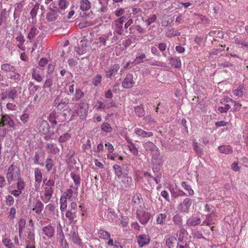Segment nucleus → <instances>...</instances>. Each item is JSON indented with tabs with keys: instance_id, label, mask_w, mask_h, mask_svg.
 <instances>
[{
	"instance_id": "1",
	"label": "nucleus",
	"mask_w": 248,
	"mask_h": 248,
	"mask_svg": "<svg viewBox=\"0 0 248 248\" xmlns=\"http://www.w3.org/2000/svg\"><path fill=\"white\" fill-rule=\"evenodd\" d=\"M6 178L9 185L17 181V184L25 183L21 178L20 170L19 167L12 164L8 168L6 173Z\"/></svg>"
},
{
	"instance_id": "2",
	"label": "nucleus",
	"mask_w": 248,
	"mask_h": 248,
	"mask_svg": "<svg viewBox=\"0 0 248 248\" xmlns=\"http://www.w3.org/2000/svg\"><path fill=\"white\" fill-rule=\"evenodd\" d=\"M19 93L17 88H9L0 93L2 101L15 102L17 98Z\"/></svg>"
},
{
	"instance_id": "3",
	"label": "nucleus",
	"mask_w": 248,
	"mask_h": 248,
	"mask_svg": "<svg viewBox=\"0 0 248 248\" xmlns=\"http://www.w3.org/2000/svg\"><path fill=\"white\" fill-rule=\"evenodd\" d=\"M113 169L115 171V175L119 178L122 175L126 176L128 174V167L125 165L123 164L120 166L115 164L113 166Z\"/></svg>"
},
{
	"instance_id": "4",
	"label": "nucleus",
	"mask_w": 248,
	"mask_h": 248,
	"mask_svg": "<svg viewBox=\"0 0 248 248\" xmlns=\"http://www.w3.org/2000/svg\"><path fill=\"white\" fill-rule=\"evenodd\" d=\"M152 162L154 166H155V169H159L163 163L162 156L160 155V153L158 149L156 151H155L152 153Z\"/></svg>"
},
{
	"instance_id": "5",
	"label": "nucleus",
	"mask_w": 248,
	"mask_h": 248,
	"mask_svg": "<svg viewBox=\"0 0 248 248\" xmlns=\"http://www.w3.org/2000/svg\"><path fill=\"white\" fill-rule=\"evenodd\" d=\"M192 203V200L190 198H186L178 205V209L180 212L187 213Z\"/></svg>"
},
{
	"instance_id": "6",
	"label": "nucleus",
	"mask_w": 248,
	"mask_h": 248,
	"mask_svg": "<svg viewBox=\"0 0 248 248\" xmlns=\"http://www.w3.org/2000/svg\"><path fill=\"white\" fill-rule=\"evenodd\" d=\"M135 82L133 80V76L132 74L128 73L126 75V77L122 82V85L124 88L130 89L132 88Z\"/></svg>"
},
{
	"instance_id": "7",
	"label": "nucleus",
	"mask_w": 248,
	"mask_h": 248,
	"mask_svg": "<svg viewBox=\"0 0 248 248\" xmlns=\"http://www.w3.org/2000/svg\"><path fill=\"white\" fill-rule=\"evenodd\" d=\"M60 95H58L54 100L56 104H57V107L58 109L62 110L69 103V99L65 97L60 99Z\"/></svg>"
},
{
	"instance_id": "8",
	"label": "nucleus",
	"mask_w": 248,
	"mask_h": 248,
	"mask_svg": "<svg viewBox=\"0 0 248 248\" xmlns=\"http://www.w3.org/2000/svg\"><path fill=\"white\" fill-rule=\"evenodd\" d=\"M44 207V205L42 202L39 199H36L33 202L32 210L34 211L36 214L39 215L41 214Z\"/></svg>"
},
{
	"instance_id": "9",
	"label": "nucleus",
	"mask_w": 248,
	"mask_h": 248,
	"mask_svg": "<svg viewBox=\"0 0 248 248\" xmlns=\"http://www.w3.org/2000/svg\"><path fill=\"white\" fill-rule=\"evenodd\" d=\"M119 69L120 66L118 64L111 65L109 69L105 71L106 77L108 78H111L113 75L117 74Z\"/></svg>"
},
{
	"instance_id": "10",
	"label": "nucleus",
	"mask_w": 248,
	"mask_h": 248,
	"mask_svg": "<svg viewBox=\"0 0 248 248\" xmlns=\"http://www.w3.org/2000/svg\"><path fill=\"white\" fill-rule=\"evenodd\" d=\"M1 117L4 126H7L9 128H12V130H16L15 123L9 115L7 114L2 115Z\"/></svg>"
},
{
	"instance_id": "11",
	"label": "nucleus",
	"mask_w": 248,
	"mask_h": 248,
	"mask_svg": "<svg viewBox=\"0 0 248 248\" xmlns=\"http://www.w3.org/2000/svg\"><path fill=\"white\" fill-rule=\"evenodd\" d=\"M137 242L140 247L147 245L150 242V238L148 235H140L137 237Z\"/></svg>"
},
{
	"instance_id": "12",
	"label": "nucleus",
	"mask_w": 248,
	"mask_h": 248,
	"mask_svg": "<svg viewBox=\"0 0 248 248\" xmlns=\"http://www.w3.org/2000/svg\"><path fill=\"white\" fill-rule=\"evenodd\" d=\"M0 69L5 73H10L16 71V67L12 63H4L1 65Z\"/></svg>"
},
{
	"instance_id": "13",
	"label": "nucleus",
	"mask_w": 248,
	"mask_h": 248,
	"mask_svg": "<svg viewBox=\"0 0 248 248\" xmlns=\"http://www.w3.org/2000/svg\"><path fill=\"white\" fill-rule=\"evenodd\" d=\"M49 124L46 121L42 120L40 122L39 128L40 132H42L43 134H47L49 132Z\"/></svg>"
},
{
	"instance_id": "14",
	"label": "nucleus",
	"mask_w": 248,
	"mask_h": 248,
	"mask_svg": "<svg viewBox=\"0 0 248 248\" xmlns=\"http://www.w3.org/2000/svg\"><path fill=\"white\" fill-rule=\"evenodd\" d=\"M234 42L236 45H241L243 48H246L248 43L246 41V39L244 38L241 36H235L234 37Z\"/></svg>"
},
{
	"instance_id": "15",
	"label": "nucleus",
	"mask_w": 248,
	"mask_h": 248,
	"mask_svg": "<svg viewBox=\"0 0 248 248\" xmlns=\"http://www.w3.org/2000/svg\"><path fill=\"white\" fill-rule=\"evenodd\" d=\"M201 220L200 217L191 216L186 221V225L188 226H195L201 223Z\"/></svg>"
},
{
	"instance_id": "16",
	"label": "nucleus",
	"mask_w": 248,
	"mask_h": 248,
	"mask_svg": "<svg viewBox=\"0 0 248 248\" xmlns=\"http://www.w3.org/2000/svg\"><path fill=\"white\" fill-rule=\"evenodd\" d=\"M135 133L137 135L143 138L151 137L153 136V133L152 132H147L139 128H136L135 129Z\"/></svg>"
},
{
	"instance_id": "17",
	"label": "nucleus",
	"mask_w": 248,
	"mask_h": 248,
	"mask_svg": "<svg viewBox=\"0 0 248 248\" xmlns=\"http://www.w3.org/2000/svg\"><path fill=\"white\" fill-rule=\"evenodd\" d=\"M58 13L55 11H48L46 15V19L48 22H53L56 20L59 17Z\"/></svg>"
},
{
	"instance_id": "18",
	"label": "nucleus",
	"mask_w": 248,
	"mask_h": 248,
	"mask_svg": "<svg viewBox=\"0 0 248 248\" xmlns=\"http://www.w3.org/2000/svg\"><path fill=\"white\" fill-rule=\"evenodd\" d=\"M176 242V238L173 236H170L166 239L165 245L168 248H174Z\"/></svg>"
},
{
	"instance_id": "19",
	"label": "nucleus",
	"mask_w": 248,
	"mask_h": 248,
	"mask_svg": "<svg viewBox=\"0 0 248 248\" xmlns=\"http://www.w3.org/2000/svg\"><path fill=\"white\" fill-rule=\"evenodd\" d=\"M43 231L45 234L49 238L53 237L54 234V229L50 225L43 227Z\"/></svg>"
},
{
	"instance_id": "20",
	"label": "nucleus",
	"mask_w": 248,
	"mask_h": 248,
	"mask_svg": "<svg viewBox=\"0 0 248 248\" xmlns=\"http://www.w3.org/2000/svg\"><path fill=\"white\" fill-rule=\"evenodd\" d=\"M145 149L147 151L151 152V154L155 151H156L158 148L152 142L148 141L143 145Z\"/></svg>"
},
{
	"instance_id": "21",
	"label": "nucleus",
	"mask_w": 248,
	"mask_h": 248,
	"mask_svg": "<svg viewBox=\"0 0 248 248\" xmlns=\"http://www.w3.org/2000/svg\"><path fill=\"white\" fill-rule=\"evenodd\" d=\"M25 183L17 184V190H14L11 192V194L15 197H18L22 193V190L24 188Z\"/></svg>"
},
{
	"instance_id": "22",
	"label": "nucleus",
	"mask_w": 248,
	"mask_h": 248,
	"mask_svg": "<svg viewBox=\"0 0 248 248\" xmlns=\"http://www.w3.org/2000/svg\"><path fill=\"white\" fill-rule=\"evenodd\" d=\"M169 59L172 66L177 68L181 67L182 64L179 58L176 57H170Z\"/></svg>"
},
{
	"instance_id": "23",
	"label": "nucleus",
	"mask_w": 248,
	"mask_h": 248,
	"mask_svg": "<svg viewBox=\"0 0 248 248\" xmlns=\"http://www.w3.org/2000/svg\"><path fill=\"white\" fill-rule=\"evenodd\" d=\"M65 216L68 218L71 223L75 222L77 221V220H75L76 218V211L69 210L66 212Z\"/></svg>"
},
{
	"instance_id": "24",
	"label": "nucleus",
	"mask_w": 248,
	"mask_h": 248,
	"mask_svg": "<svg viewBox=\"0 0 248 248\" xmlns=\"http://www.w3.org/2000/svg\"><path fill=\"white\" fill-rule=\"evenodd\" d=\"M151 217L150 214L146 212H144L141 216H139L140 222L142 224H146Z\"/></svg>"
},
{
	"instance_id": "25",
	"label": "nucleus",
	"mask_w": 248,
	"mask_h": 248,
	"mask_svg": "<svg viewBox=\"0 0 248 248\" xmlns=\"http://www.w3.org/2000/svg\"><path fill=\"white\" fill-rule=\"evenodd\" d=\"M218 149L221 153L225 154H230L232 152V148L230 145L219 146Z\"/></svg>"
},
{
	"instance_id": "26",
	"label": "nucleus",
	"mask_w": 248,
	"mask_h": 248,
	"mask_svg": "<svg viewBox=\"0 0 248 248\" xmlns=\"http://www.w3.org/2000/svg\"><path fill=\"white\" fill-rule=\"evenodd\" d=\"M31 74L32 79H34L38 82H40L42 81L43 77L39 74V72L36 69H32Z\"/></svg>"
},
{
	"instance_id": "27",
	"label": "nucleus",
	"mask_w": 248,
	"mask_h": 248,
	"mask_svg": "<svg viewBox=\"0 0 248 248\" xmlns=\"http://www.w3.org/2000/svg\"><path fill=\"white\" fill-rule=\"evenodd\" d=\"M147 56L144 53H140L136 57L134 62L136 64H140L147 61Z\"/></svg>"
},
{
	"instance_id": "28",
	"label": "nucleus",
	"mask_w": 248,
	"mask_h": 248,
	"mask_svg": "<svg viewBox=\"0 0 248 248\" xmlns=\"http://www.w3.org/2000/svg\"><path fill=\"white\" fill-rule=\"evenodd\" d=\"M80 9L83 11L89 10L91 8V4L88 0H81L80 1Z\"/></svg>"
},
{
	"instance_id": "29",
	"label": "nucleus",
	"mask_w": 248,
	"mask_h": 248,
	"mask_svg": "<svg viewBox=\"0 0 248 248\" xmlns=\"http://www.w3.org/2000/svg\"><path fill=\"white\" fill-rule=\"evenodd\" d=\"M135 112L137 116L141 117L144 116L145 113L143 105H140L135 107Z\"/></svg>"
},
{
	"instance_id": "30",
	"label": "nucleus",
	"mask_w": 248,
	"mask_h": 248,
	"mask_svg": "<svg viewBox=\"0 0 248 248\" xmlns=\"http://www.w3.org/2000/svg\"><path fill=\"white\" fill-rule=\"evenodd\" d=\"M98 234L99 237L101 239L107 240L110 237V234L103 229H100Z\"/></svg>"
},
{
	"instance_id": "31",
	"label": "nucleus",
	"mask_w": 248,
	"mask_h": 248,
	"mask_svg": "<svg viewBox=\"0 0 248 248\" xmlns=\"http://www.w3.org/2000/svg\"><path fill=\"white\" fill-rule=\"evenodd\" d=\"M84 96L83 92L79 89L76 90V93L74 96L72 98V101H78L79 99Z\"/></svg>"
},
{
	"instance_id": "32",
	"label": "nucleus",
	"mask_w": 248,
	"mask_h": 248,
	"mask_svg": "<svg viewBox=\"0 0 248 248\" xmlns=\"http://www.w3.org/2000/svg\"><path fill=\"white\" fill-rule=\"evenodd\" d=\"M26 225V221L24 219L21 218L20 219L18 223V233L19 236L20 237H21V234L23 233V229L25 228Z\"/></svg>"
},
{
	"instance_id": "33",
	"label": "nucleus",
	"mask_w": 248,
	"mask_h": 248,
	"mask_svg": "<svg viewBox=\"0 0 248 248\" xmlns=\"http://www.w3.org/2000/svg\"><path fill=\"white\" fill-rule=\"evenodd\" d=\"M167 217V215L165 213H160L157 215L156 223L157 224H163Z\"/></svg>"
},
{
	"instance_id": "34",
	"label": "nucleus",
	"mask_w": 248,
	"mask_h": 248,
	"mask_svg": "<svg viewBox=\"0 0 248 248\" xmlns=\"http://www.w3.org/2000/svg\"><path fill=\"white\" fill-rule=\"evenodd\" d=\"M2 243L7 248H15V245L11 242V240L9 238L3 236Z\"/></svg>"
},
{
	"instance_id": "35",
	"label": "nucleus",
	"mask_w": 248,
	"mask_h": 248,
	"mask_svg": "<svg viewBox=\"0 0 248 248\" xmlns=\"http://www.w3.org/2000/svg\"><path fill=\"white\" fill-rule=\"evenodd\" d=\"M35 179L38 183H40L42 180V173L38 168L34 169Z\"/></svg>"
},
{
	"instance_id": "36",
	"label": "nucleus",
	"mask_w": 248,
	"mask_h": 248,
	"mask_svg": "<svg viewBox=\"0 0 248 248\" xmlns=\"http://www.w3.org/2000/svg\"><path fill=\"white\" fill-rule=\"evenodd\" d=\"M232 93L236 96L242 97L244 93L243 86H239L236 89L233 90Z\"/></svg>"
},
{
	"instance_id": "37",
	"label": "nucleus",
	"mask_w": 248,
	"mask_h": 248,
	"mask_svg": "<svg viewBox=\"0 0 248 248\" xmlns=\"http://www.w3.org/2000/svg\"><path fill=\"white\" fill-rule=\"evenodd\" d=\"M172 221L175 225H176L180 227H182V225L183 220H182V217L180 215L176 214L173 217Z\"/></svg>"
},
{
	"instance_id": "38",
	"label": "nucleus",
	"mask_w": 248,
	"mask_h": 248,
	"mask_svg": "<svg viewBox=\"0 0 248 248\" xmlns=\"http://www.w3.org/2000/svg\"><path fill=\"white\" fill-rule=\"evenodd\" d=\"M27 238L29 240L26 241L27 245H31L32 246L35 245L34 234L33 232H29L28 233Z\"/></svg>"
},
{
	"instance_id": "39",
	"label": "nucleus",
	"mask_w": 248,
	"mask_h": 248,
	"mask_svg": "<svg viewBox=\"0 0 248 248\" xmlns=\"http://www.w3.org/2000/svg\"><path fill=\"white\" fill-rule=\"evenodd\" d=\"M141 195L140 194H137L134 196L132 199V202L134 203V205L135 207L140 206L141 203Z\"/></svg>"
},
{
	"instance_id": "40",
	"label": "nucleus",
	"mask_w": 248,
	"mask_h": 248,
	"mask_svg": "<svg viewBox=\"0 0 248 248\" xmlns=\"http://www.w3.org/2000/svg\"><path fill=\"white\" fill-rule=\"evenodd\" d=\"M38 32L39 31L36 28L32 27L28 33V38L30 40L33 39Z\"/></svg>"
},
{
	"instance_id": "41",
	"label": "nucleus",
	"mask_w": 248,
	"mask_h": 248,
	"mask_svg": "<svg viewBox=\"0 0 248 248\" xmlns=\"http://www.w3.org/2000/svg\"><path fill=\"white\" fill-rule=\"evenodd\" d=\"M72 241L74 243L78 244L79 246L81 245V240L80 239L78 233L75 231L72 233Z\"/></svg>"
},
{
	"instance_id": "42",
	"label": "nucleus",
	"mask_w": 248,
	"mask_h": 248,
	"mask_svg": "<svg viewBox=\"0 0 248 248\" xmlns=\"http://www.w3.org/2000/svg\"><path fill=\"white\" fill-rule=\"evenodd\" d=\"M182 186L186 191H187L188 194L190 196H193L194 194V192L190 186L188 185L186 182H183L182 183Z\"/></svg>"
},
{
	"instance_id": "43",
	"label": "nucleus",
	"mask_w": 248,
	"mask_h": 248,
	"mask_svg": "<svg viewBox=\"0 0 248 248\" xmlns=\"http://www.w3.org/2000/svg\"><path fill=\"white\" fill-rule=\"evenodd\" d=\"M79 45L82 48L87 49L90 47V43L85 36H84L82 39L80 41Z\"/></svg>"
},
{
	"instance_id": "44",
	"label": "nucleus",
	"mask_w": 248,
	"mask_h": 248,
	"mask_svg": "<svg viewBox=\"0 0 248 248\" xmlns=\"http://www.w3.org/2000/svg\"><path fill=\"white\" fill-rule=\"evenodd\" d=\"M193 145L194 150L196 153L199 155H202L203 154V149L199 145L198 142L194 141L193 142Z\"/></svg>"
},
{
	"instance_id": "45",
	"label": "nucleus",
	"mask_w": 248,
	"mask_h": 248,
	"mask_svg": "<svg viewBox=\"0 0 248 248\" xmlns=\"http://www.w3.org/2000/svg\"><path fill=\"white\" fill-rule=\"evenodd\" d=\"M53 190L52 187H46L45 188V196L47 197V202L50 200L51 199Z\"/></svg>"
},
{
	"instance_id": "46",
	"label": "nucleus",
	"mask_w": 248,
	"mask_h": 248,
	"mask_svg": "<svg viewBox=\"0 0 248 248\" xmlns=\"http://www.w3.org/2000/svg\"><path fill=\"white\" fill-rule=\"evenodd\" d=\"M8 16V14L5 10L1 12L0 14V26L6 21Z\"/></svg>"
},
{
	"instance_id": "47",
	"label": "nucleus",
	"mask_w": 248,
	"mask_h": 248,
	"mask_svg": "<svg viewBox=\"0 0 248 248\" xmlns=\"http://www.w3.org/2000/svg\"><path fill=\"white\" fill-rule=\"evenodd\" d=\"M70 176L74 181L75 185L78 186L80 184V178L79 175H77L74 172H72L71 173Z\"/></svg>"
},
{
	"instance_id": "48",
	"label": "nucleus",
	"mask_w": 248,
	"mask_h": 248,
	"mask_svg": "<svg viewBox=\"0 0 248 248\" xmlns=\"http://www.w3.org/2000/svg\"><path fill=\"white\" fill-rule=\"evenodd\" d=\"M98 104H99L98 106V108L99 109L111 108L112 107L114 106L115 105L114 102H111V105H109L108 104H106V102H98Z\"/></svg>"
},
{
	"instance_id": "49",
	"label": "nucleus",
	"mask_w": 248,
	"mask_h": 248,
	"mask_svg": "<svg viewBox=\"0 0 248 248\" xmlns=\"http://www.w3.org/2000/svg\"><path fill=\"white\" fill-rule=\"evenodd\" d=\"M53 83V79L51 77H46V79L43 85V88L46 89L47 88H50Z\"/></svg>"
},
{
	"instance_id": "50",
	"label": "nucleus",
	"mask_w": 248,
	"mask_h": 248,
	"mask_svg": "<svg viewBox=\"0 0 248 248\" xmlns=\"http://www.w3.org/2000/svg\"><path fill=\"white\" fill-rule=\"evenodd\" d=\"M128 148L134 155H138V150L133 143H130L128 145Z\"/></svg>"
},
{
	"instance_id": "51",
	"label": "nucleus",
	"mask_w": 248,
	"mask_h": 248,
	"mask_svg": "<svg viewBox=\"0 0 248 248\" xmlns=\"http://www.w3.org/2000/svg\"><path fill=\"white\" fill-rule=\"evenodd\" d=\"M53 166L54 164L53 163L52 160L50 158H47L46 159V169L47 170L49 171L52 169Z\"/></svg>"
},
{
	"instance_id": "52",
	"label": "nucleus",
	"mask_w": 248,
	"mask_h": 248,
	"mask_svg": "<svg viewBox=\"0 0 248 248\" xmlns=\"http://www.w3.org/2000/svg\"><path fill=\"white\" fill-rule=\"evenodd\" d=\"M13 74L11 75L9 78L11 80H13L15 81L17 80L19 81L20 80V75L18 73L16 70L14 72H12Z\"/></svg>"
},
{
	"instance_id": "53",
	"label": "nucleus",
	"mask_w": 248,
	"mask_h": 248,
	"mask_svg": "<svg viewBox=\"0 0 248 248\" xmlns=\"http://www.w3.org/2000/svg\"><path fill=\"white\" fill-rule=\"evenodd\" d=\"M70 138V135L68 133H64L63 135L61 136L59 138V141L60 142H64L68 140Z\"/></svg>"
},
{
	"instance_id": "54",
	"label": "nucleus",
	"mask_w": 248,
	"mask_h": 248,
	"mask_svg": "<svg viewBox=\"0 0 248 248\" xmlns=\"http://www.w3.org/2000/svg\"><path fill=\"white\" fill-rule=\"evenodd\" d=\"M102 79V76L101 75H97L93 79V83L95 86H97L101 82Z\"/></svg>"
},
{
	"instance_id": "55",
	"label": "nucleus",
	"mask_w": 248,
	"mask_h": 248,
	"mask_svg": "<svg viewBox=\"0 0 248 248\" xmlns=\"http://www.w3.org/2000/svg\"><path fill=\"white\" fill-rule=\"evenodd\" d=\"M6 104V108L7 109L11 110H16L17 108V106L16 104L14 103V102H9Z\"/></svg>"
},
{
	"instance_id": "56",
	"label": "nucleus",
	"mask_w": 248,
	"mask_h": 248,
	"mask_svg": "<svg viewBox=\"0 0 248 248\" xmlns=\"http://www.w3.org/2000/svg\"><path fill=\"white\" fill-rule=\"evenodd\" d=\"M66 202L67 199H66L65 198H63V197H61V198L60 199V209L61 211H63L66 209L67 207Z\"/></svg>"
},
{
	"instance_id": "57",
	"label": "nucleus",
	"mask_w": 248,
	"mask_h": 248,
	"mask_svg": "<svg viewBox=\"0 0 248 248\" xmlns=\"http://www.w3.org/2000/svg\"><path fill=\"white\" fill-rule=\"evenodd\" d=\"M102 129L106 132H109L111 131V127L110 126V124H108V123H104L102 125Z\"/></svg>"
},
{
	"instance_id": "58",
	"label": "nucleus",
	"mask_w": 248,
	"mask_h": 248,
	"mask_svg": "<svg viewBox=\"0 0 248 248\" xmlns=\"http://www.w3.org/2000/svg\"><path fill=\"white\" fill-rule=\"evenodd\" d=\"M186 230L183 227H181L179 234H178V241L180 242H182L184 240V234Z\"/></svg>"
},
{
	"instance_id": "59",
	"label": "nucleus",
	"mask_w": 248,
	"mask_h": 248,
	"mask_svg": "<svg viewBox=\"0 0 248 248\" xmlns=\"http://www.w3.org/2000/svg\"><path fill=\"white\" fill-rule=\"evenodd\" d=\"M16 209L14 207H12L10 208L8 218L10 219H13L16 217Z\"/></svg>"
},
{
	"instance_id": "60",
	"label": "nucleus",
	"mask_w": 248,
	"mask_h": 248,
	"mask_svg": "<svg viewBox=\"0 0 248 248\" xmlns=\"http://www.w3.org/2000/svg\"><path fill=\"white\" fill-rule=\"evenodd\" d=\"M46 148L50 150L51 152H56V151L58 150V148L56 147L54 143H48L47 144Z\"/></svg>"
},
{
	"instance_id": "61",
	"label": "nucleus",
	"mask_w": 248,
	"mask_h": 248,
	"mask_svg": "<svg viewBox=\"0 0 248 248\" xmlns=\"http://www.w3.org/2000/svg\"><path fill=\"white\" fill-rule=\"evenodd\" d=\"M231 108L229 104H225L224 107H219L218 110L221 113L226 112Z\"/></svg>"
},
{
	"instance_id": "62",
	"label": "nucleus",
	"mask_w": 248,
	"mask_h": 248,
	"mask_svg": "<svg viewBox=\"0 0 248 248\" xmlns=\"http://www.w3.org/2000/svg\"><path fill=\"white\" fill-rule=\"evenodd\" d=\"M73 194V190L72 189H67L64 192L65 197H63L66 199H70Z\"/></svg>"
},
{
	"instance_id": "63",
	"label": "nucleus",
	"mask_w": 248,
	"mask_h": 248,
	"mask_svg": "<svg viewBox=\"0 0 248 248\" xmlns=\"http://www.w3.org/2000/svg\"><path fill=\"white\" fill-rule=\"evenodd\" d=\"M75 51L78 53V54L79 55H82L84 53H86L87 49L82 48V47L78 46L75 47Z\"/></svg>"
},
{
	"instance_id": "64",
	"label": "nucleus",
	"mask_w": 248,
	"mask_h": 248,
	"mask_svg": "<svg viewBox=\"0 0 248 248\" xmlns=\"http://www.w3.org/2000/svg\"><path fill=\"white\" fill-rule=\"evenodd\" d=\"M20 119L25 124L29 121V115L27 113H24L20 116Z\"/></svg>"
}]
</instances>
